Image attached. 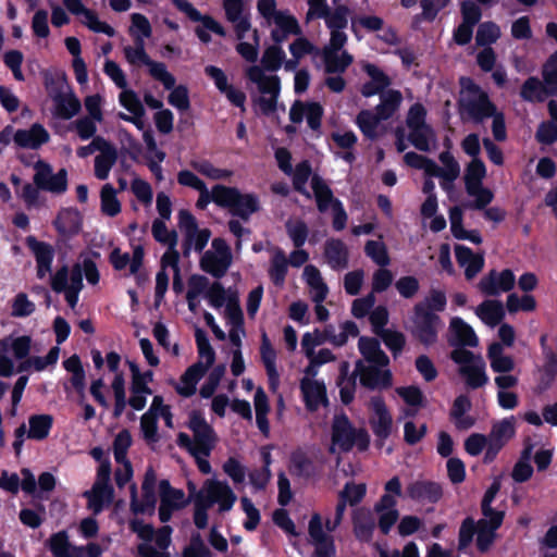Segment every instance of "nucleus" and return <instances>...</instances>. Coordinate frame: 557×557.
<instances>
[{
  "label": "nucleus",
  "instance_id": "c85d7f7f",
  "mask_svg": "<svg viewBox=\"0 0 557 557\" xmlns=\"http://www.w3.org/2000/svg\"><path fill=\"white\" fill-rule=\"evenodd\" d=\"M349 9L346 5H338L333 11L330 9L323 13L322 17L325 21L326 27L330 29V41L333 45L346 44L347 35L344 29L348 24Z\"/></svg>",
  "mask_w": 557,
  "mask_h": 557
},
{
  "label": "nucleus",
  "instance_id": "412c9836",
  "mask_svg": "<svg viewBox=\"0 0 557 557\" xmlns=\"http://www.w3.org/2000/svg\"><path fill=\"white\" fill-rule=\"evenodd\" d=\"M159 518L161 522H168L175 511L185 508L190 498L187 497L183 490L173 487L168 480L159 483Z\"/></svg>",
  "mask_w": 557,
  "mask_h": 557
},
{
  "label": "nucleus",
  "instance_id": "4d7b16f0",
  "mask_svg": "<svg viewBox=\"0 0 557 557\" xmlns=\"http://www.w3.org/2000/svg\"><path fill=\"white\" fill-rule=\"evenodd\" d=\"M403 95L399 90L387 89L381 92L380 103L375 107V111L384 121L391 119L400 108Z\"/></svg>",
  "mask_w": 557,
  "mask_h": 557
},
{
  "label": "nucleus",
  "instance_id": "f3484780",
  "mask_svg": "<svg viewBox=\"0 0 557 557\" xmlns=\"http://www.w3.org/2000/svg\"><path fill=\"white\" fill-rule=\"evenodd\" d=\"M52 417L49 414H33L28 418V423L21 424L15 430V441L13 447L18 454L22 449L25 438L42 441L48 437L52 428Z\"/></svg>",
  "mask_w": 557,
  "mask_h": 557
},
{
  "label": "nucleus",
  "instance_id": "423d86ee",
  "mask_svg": "<svg viewBox=\"0 0 557 557\" xmlns=\"http://www.w3.org/2000/svg\"><path fill=\"white\" fill-rule=\"evenodd\" d=\"M461 90L459 103L461 110L467 113L474 122L494 115L495 106L490 101L488 96L472 79L462 77L460 79Z\"/></svg>",
  "mask_w": 557,
  "mask_h": 557
},
{
  "label": "nucleus",
  "instance_id": "6ab92c4d",
  "mask_svg": "<svg viewBox=\"0 0 557 557\" xmlns=\"http://www.w3.org/2000/svg\"><path fill=\"white\" fill-rule=\"evenodd\" d=\"M34 184L46 191L52 194H63L67 189V171L60 169L53 172L50 164L42 160H38L35 165Z\"/></svg>",
  "mask_w": 557,
  "mask_h": 557
},
{
  "label": "nucleus",
  "instance_id": "13d9d810",
  "mask_svg": "<svg viewBox=\"0 0 557 557\" xmlns=\"http://www.w3.org/2000/svg\"><path fill=\"white\" fill-rule=\"evenodd\" d=\"M408 138L420 151L426 152L436 146V135L428 124L410 129Z\"/></svg>",
  "mask_w": 557,
  "mask_h": 557
},
{
  "label": "nucleus",
  "instance_id": "680f3d73",
  "mask_svg": "<svg viewBox=\"0 0 557 557\" xmlns=\"http://www.w3.org/2000/svg\"><path fill=\"white\" fill-rule=\"evenodd\" d=\"M100 210L107 216H115L122 210L117 191L111 184H104L100 190Z\"/></svg>",
  "mask_w": 557,
  "mask_h": 557
},
{
  "label": "nucleus",
  "instance_id": "de8ad7c7",
  "mask_svg": "<svg viewBox=\"0 0 557 557\" xmlns=\"http://www.w3.org/2000/svg\"><path fill=\"white\" fill-rule=\"evenodd\" d=\"M456 259L461 268H465V274L468 280H472L484 265L482 255H475L466 246L458 245L455 248Z\"/></svg>",
  "mask_w": 557,
  "mask_h": 557
},
{
  "label": "nucleus",
  "instance_id": "f257e3e1",
  "mask_svg": "<svg viewBox=\"0 0 557 557\" xmlns=\"http://www.w3.org/2000/svg\"><path fill=\"white\" fill-rule=\"evenodd\" d=\"M237 496L226 481L208 479L203 482L196 494V510L194 511V523L198 529L208 525V510L216 508L219 513L228 512L233 509Z\"/></svg>",
  "mask_w": 557,
  "mask_h": 557
},
{
  "label": "nucleus",
  "instance_id": "bb28decb",
  "mask_svg": "<svg viewBox=\"0 0 557 557\" xmlns=\"http://www.w3.org/2000/svg\"><path fill=\"white\" fill-rule=\"evenodd\" d=\"M345 45L329 42L323 47L321 55L327 74H343L354 62V57L343 49Z\"/></svg>",
  "mask_w": 557,
  "mask_h": 557
},
{
  "label": "nucleus",
  "instance_id": "5701e85b",
  "mask_svg": "<svg viewBox=\"0 0 557 557\" xmlns=\"http://www.w3.org/2000/svg\"><path fill=\"white\" fill-rule=\"evenodd\" d=\"M53 327L57 335V346L52 347L46 357H33L23 362L20 371H24L30 368L36 371H42L49 366L57 363L60 355L59 345L66 341L69 336V326L67 322L63 318L58 317L54 320Z\"/></svg>",
  "mask_w": 557,
  "mask_h": 557
},
{
  "label": "nucleus",
  "instance_id": "dca6fc26",
  "mask_svg": "<svg viewBox=\"0 0 557 557\" xmlns=\"http://www.w3.org/2000/svg\"><path fill=\"white\" fill-rule=\"evenodd\" d=\"M178 227L184 235L183 252L188 255L191 249L201 251L208 244L211 232L208 228H199L196 219L187 210L178 212Z\"/></svg>",
  "mask_w": 557,
  "mask_h": 557
},
{
  "label": "nucleus",
  "instance_id": "f8f14e48",
  "mask_svg": "<svg viewBox=\"0 0 557 557\" xmlns=\"http://www.w3.org/2000/svg\"><path fill=\"white\" fill-rule=\"evenodd\" d=\"M111 479V465L109 461H103L99 465L97 470V478L92 487L84 493L87 498V507L95 515L100 513L104 507H108L114 497V491L110 484Z\"/></svg>",
  "mask_w": 557,
  "mask_h": 557
},
{
  "label": "nucleus",
  "instance_id": "72a5a7b5",
  "mask_svg": "<svg viewBox=\"0 0 557 557\" xmlns=\"http://www.w3.org/2000/svg\"><path fill=\"white\" fill-rule=\"evenodd\" d=\"M442 166L435 163V169L431 173V177L441 180V187L450 193L454 188V182L460 175V165L449 151H443L438 156Z\"/></svg>",
  "mask_w": 557,
  "mask_h": 557
},
{
  "label": "nucleus",
  "instance_id": "a211bd4d",
  "mask_svg": "<svg viewBox=\"0 0 557 557\" xmlns=\"http://www.w3.org/2000/svg\"><path fill=\"white\" fill-rule=\"evenodd\" d=\"M516 435V419L515 417L505 418L495 421L487 435L490 443L488 448L484 453V462H492L503 447Z\"/></svg>",
  "mask_w": 557,
  "mask_h": 557
},
{
  "label": "nucleus",
  "instance_id": "338daca9",
  "mask_svg": "<svg viewBox=\"0 0 557 557\" xmlns=\"http://www.w3.org/2000/svg\"><path fill=\"white\" fill-rule=\"evenodd\" d=\"M284 59V50L278 46H271L263 52L261 65L259 66L268 71V73H274L283 65Z\"/></svg>",
  "mask_w": 557,
  "mask_h": 557
},
{
  "label": "nucleus",
  "instance_id": "b1692460",
  "mask_svg": "<svg viewBox=\"0 0 557 557\" xmlns=\"http://www.w3.org/2000/svg\"><path fill=\"white\" fill-rule=\"evenodd\" d=\"M325 522L323 523L320 513L314 512L308 523V534L311 544L314 546V557H334L335 544L331 535L325 531Z\"/></svg>",
  "mask_w": 557,
  "mask_h": 557
},
{
  "label": "nucleus",
  "instance_id": "2eb2a0df",
  "mask_svg": "<svg viewBox=\"0 0 557 557\" xmlns=\"http://www.w3.org/2000/svg\"><path fill=\"white\" fill-rule=\"evenodd\" d=\"M232 260L233 256L227 243L222 238H214L211 248L201 257L200 267L205 272L220 278L227 272Z\"/></svg>",
  "mask_w": 557,
  "mask_h": 557
},
{
  "label": "nucleus",
  "instance_id": "3c124183",
  "mask_svg": "<svg viewBox=\"0 0 557 557\" xmlns=\"http://www.w3.org/2000/svg\"><path fill=\"white\" fill-rule=\"evenodd\" d=\"M302 275L305 282L310 288L312 301H324L329 294V287L325 284L320 270L312 264H308L305 267Z\"/></svg>",
  "mask_w": 557,
  "mask_h": 557
},
{
  "label": "nucleus",
  "instance_id": "1a4fd4ad",
  "mask_svg": "<svg viewBox=\"0 0 557 557\" xmlns=\"http://www.w3.org/2000/svg\"><path fill=\"white\" fill-rule=\"evenodd\" d=\"M126 61L134 66L146 65L150 76L160 82L165 89H171L176 83L175 77L168 71L166 65L150 59L145 50L143 37L136 35L134 46L123 48Z\"/></svg>",
  "mask_w": 557,
  "mask_h": 557
},
{
  "label": "nucleus",
  "instance_id": "473e14b6",
  "mask_svg": "<svg viewBox=\"0 0 557 557\" xmlns=\"http://www.w3.org/2000/svg\"><path fill=\"white\" fill-rule=\"evenodd\" d=\"M516 282L515 274L511 270H503L502 272L491 271L479 282V289L490 296H496L502 293L509 292Z\"/></svg>",
  "mask_w": 557,
  "mask_h": 557
},
{
  "label": "nucleus",
  "instance_id": "f704fd0d",
  "mask_svg": "<svg viewBox=\"0 0 557 557\" xmlns=\"http://www.w3.org/2000/svg\"><path fill=\"white\" fill-rule=\"evenodd\" d=\"M26 245L35 257L37 264V276L46 277L51 273V265L54 258V249L51 245L38 240L35 236L26 237Z\"/></svg>",
  "mask_w": 557,
  "mask_h": 557
},
{
  "label": "nucleus",
  "instance_id": "8fccbe9b",
  "mask_svg": "<svg viewBox=\"0 0 557 557\" xmlns=\"http://www.w3.org/2000/svg\"><path fill=\"white\" fill-rule=\"evenodd\" d=\"M474 312L478 318L490 327H495L505 318L503 304L494 299L484 300L475 308Z\"/></svg>",
  "mask_w": 557,
  "mask_h": 557
},
{
  "label": "nucleus",
  "instance_id": "393cba45",
  "mask_svg": "<svg viewBox=\"0 0 557 557\" xmlns=\"http://www.w3.org/2000/svg\"><path fill=\"white\" fill-rule=\"evenodd\" d=\"M131 371L132 382L128 405L134 410H141L146 406L147 397L152 394L149 383L153 380V373L152 371L140 372L134 363H131Z\"/></svg>",
  "mask_w": 557,
  "mask_h": 557
},
{
  "label": "nucleus",
  "instance_id": "f03ea898",
  "mask_svg": "<svg viewBox=\"0 0 557 557\" xmlns=\"http://www.w3.org/2000/svg\"><path fill=\"white\" fill-rule=\"evenodd\" d=\"M246 76L253 85L251 101L256 112L263 115L273 114L281 92V78L274 73H268L259 65L248 67Z\"/></svg>",
  "mask_w": 557,
  "mask_h": 557
},
{
  "label": "nucleus",
  "instance_id": "a18cd8bd",
  "mask_svg": "<svg viewBox=\"0 0 557 557\" xmlns=\"http://www.w3.org/2000/svg\"><path fill=\"white\" fill-rule=\"evenodd\" d=\"M116 161L117 149L114 145L107 140L95 158V176L100 181L107 180Z\"/></svg>",
  "mask_w": 557,
  "mask_h": 557
},
{
  "label": "nucleus",
  "instance_id": "e2e57ef3",
  "mask_svg": "<svg viewBox=\"0 0 557 557\" xmlns=\"http://www.w3.org/2000/svg\"><path fill=\"white\" fill-rule=\"evenodd\" d=\"M449 327L456 336L459 345L469 347L478 346L479 338L476 334L474 333L473 329L461 318H453Z\"/></svg>",
  "mask_w": 557,
  "mask_h": 557
},
{
  "label": "nucleus",
  "instance_id": "774afa93",
  "mask_svg": "<svg viewBox=\"0 0 557 557\" xmlns=\"http://www.w3.org/2000/svg\"><path fill=\"white\" fill-rule=\"evenodd\" d=\"M249 35V40L245 41L244 39L239 40V44L236 46V51L248 62H255L258 59V48H259V36L256 29H251L246 33V36Z\"/></svg>",
  "mask_w": 557,
  "mask_h": 557
},
{
  "label": "nucleus",
  "instance_id": "a878e982",
  "mask_svg": "<svg viewBox=\"0 0 557 557\" xmlns=\"http://www.w3.org/2000/svg\"><path fill=\"white\" fill-rule=\"evenodd\" d=\"M318 374H309L304 370V376L300 380V391L307 409L314 411L321 406H327L326 387L323 381L317 379Z\"/></svg>",
  "mask_w": 557,
  "mask_h": 557
},
{
  "label": "nucleus",
  "instance_id": "39448f33",
  "mask_svg": "<svg viewBox=\"0 0 557 557\" xmlns=\"http://www.w3.org/2000/svg\"><path fill=\"white\" fill-rule=\"evenodd\" d=\"M131 530L143 540L138 545L141 557H170L166 549L171 544V527L164 525L156 531L152 525L134 520L131 522Z\"/></svg>",
  "mask_w": 557,
  "mask_h": 557
},
{
  "label": "nucleus",
  "instance_id": "0eeeda50",
  "mask_svg": "<svg viewBox=\"0 0 557 557\" xmlns=\"http://www.w3.org/2000/svg\"><path fill=\"white\" fill-rule=\"evenodd\" d=\"M214 203L227 208L232 214L248 221L259 210V199L253 194H242L236 187L214 186Z\"/></svg>",
  "mask_w": 557,
  "mask_h": 557
},
{
  "label": "nucleus",
  "instance_id": "0e129e2a",
  "mask_svg": "<svg viewBox=\"0 0 557 557\" xmlns=\"http://www.w3.org/2000/svg\"><path fill=\"white\" fill-rule=\"evenodd\" d=\"M381 121L384 120L380 117L376 111L372 112L371 110H362L356 117L359 129L370 139L377 137V127Z\"/></svg>",
  "mask_w": 557,
  "mask_h": 557
},
{
  "label": "nucleus",
  "instance_id": "864d4df0",
  "mask_svg": "<svg viewBox=\"0 0 557 557\" xmlns=\"http://www.w3.org/2000/svg\"><path fill=\"white\" fill-rule=\"evenodd\" d=\"M288 272V259L281 248L271 249L268 274L275 286H283Z\"/></svg>",
  "mask_w": 557,
  "mask_h": 557
},
{
  "label": "nucleus",
  "instance_id": "5fc2aeb1",
  "mask_svg": "<svg viewBox=\"0 0 557 557\" xmlns=\"http://www.w3.org/2000/svg\"><path fill=\"white\" fill-rule=\"evenodd\" d=\"M174 5L183 13H185L191 21L201 22L206 28L211 32L224 36L223 27L209 15H201V13L187 0H173Z\"/></svg>",
  "mask_w": 557,
  "mask_h": 557
},
{
  "label": "nucleus",
  "instance_id": "ddd939ff",
  "mask_svg": "<svg viewBox=\"0 0 557 557\" xmlns=\"http://www.w3.org/2000/svg\"><path fill=\"white\" fill-rule=\"evenodd\" d=\"M410 332L421 344L433 345L437 341L442 320L435 312H426L421 306L413 307Z\"/></svg>",
  "mask_w": 557,
  "mask_h": 557
},
{
  "label": "nucleus",
  "instance_id": "a19ab883",
  "mask_svg": "<svg viewBox=\"0 0 557 557\" xmlns=\"http://www.w3.org/2000/svg\"><path fill=\"white\" fill-rule=\"evenodd\" d=\"M157 483V475L152 469H148L145 473V479L141 485L144 500L138 503L136 499V487L132 486V500L131 506L135 512H145L147 509H153L156 505L154 487Z\"/></svg>",
  "mask_w": 557,
  "mask_h": 557
},
{
  "label": "nucleus",
  "instance_id": "4468645a",
  "mask_svg": "<svg viewBox=\"0 0 557 557\" xmlns=\"http://www.w3.org/2000/svg\"><path fill=\"white\" fill-rule=\"evenodd\" d=\"M29 336H9L0 342V376H11L14 372V360L27 357L30 350Z\"/></svg>",
  "mask_w": 557,
  "mask_h": 557
},
{
  "label": "nucleus",
  "instance_id": "49530a36",
  "mask_svg": "<svg viewBox=\"0 0 557 557\" xmlns=\"http://www.w3.org/2000/svg\"><path fill=\"white\" fill-rule=\"evenodd\" d=\"M486 357L492 371L496 374L512 372L516 369L515 359L505 352L500 343H492L487 348Z\"/></svg>",
  "mask_w": 557,
  "mask_h": 557
},
{
  "label": "nucleus",
  "instance_id": "9b49d317",
  "mask_svg": "<svg viewBox=\"0 0 557 557\" xmlns=\"http://www.w3.org/2000/svg\"><path fill=\"white\" fill-rule=\"evenodd\" d=\"M486 175V168L482 160L479 158L472 159L466 169L465 185L466 191L474 200L465 203L463 207L468 209H484L494 199V194L491 189L483 186V178Z\"/></svg>",
  "mask_w": 557,
  "mask_h": 557
},
{
  "label": "nucleus",
  "instance_id": "ea45409f",
  "mask_svg": "<svg viewBox=\"0 0 557 557\" xmlns=\"http://www.w3.org/2000/svg\"><path fill=\"white\" fill-rule=\"evenodd\" d=\"M396 506L397 500L393 495H382L374 505V511L379 515V528L383 534H387L399 518Z\"/></svg>",
  "mask_w": 557,
  "mask_h": 557
},
{
  "label": "nucleus",
  "instance_id": "bf43d9fd",
  "mask_svg": "<svg viewBox=\"0 0 557 557\" xmlns=\"http://www.w3.org/2000/svg\"><path fill=\"white\" fill-rule=\"evenodd\" d=\"M189 164L193 170L212 181H226L234 174L232 170L218 168L206 159H195Z\"/></svg>",
  "mask_w": 557,
  "mask_h": 557
},
{
  "label": "nucleus",
  "instance_id": "cd10ccee",
  "mask_svg": "<svg viewBox=\"0 0 557 557\" xmlns=\"http://www.w3.org/2000/svg\"><path fill=\"white\" fill-rule=\"evenodd\" d=\"M370 409V424L374 434L385 440L389 436L393 428L392 416L380 396H374L369 401Z\"/></svg>",
  "mask_w": 557,
  "mask_h": 557
},
{
  "label": "nucleus",
  "instance_id": "e433bc0d",
  "mask_svg": "<svg viewBox=\"0 0 557 557\" xmlns=\"http://www.w3.org/2000/svg\"><path fill=\"white\" fill-rule=\"evenodd\" d=\"M322 115L323 108L318 102L296 101L289 110V119L293 123H300L306 119L312 129L320 128Z\"/></svg>",
  "mask_w": 557,
  "mask_h": 557
},
{
  "label": "nucleus",
  "instance_id": "4c0bfd02",
  "mask_svg": "<svg viewBox=\"0 0 557 557\" xmlns=\"http://www.w3.org/2000/svg\"><path fill=\"white\" fill-rule=\"evenodd\" d=\"M50 139L48 131L39 123H34L29 128L17 129L13 135L14 143L25 149L36 150Z\"/></svg>",
  "mask_w": 557,
  "mask_h": 557
},
{
  "label": "nucleus",
  "instance_id": "7ed1b4c3",
  "mask_svg": "<svg viewBox=\"0 0 557 557\" xmlns=\"http://www.w3.org/2000/svg\"><path fill=\"white\" fill-rule=\"evenodd\" d=\"M195 338L198 348V361L188 367L174 385L177 394L183 397H190L196 393L198 382L215 360V352L205 331L197 329Z\"/></svg>",
  "mask_w": 557,
  "mask_h": 557
},
{
  "label": "nucleus",
  "instance_id": "6e6552de",
  "mask_svg": "<svg viewBox=\"0 0 557 557\" xmlns=\"http://www.w3.org/2000/svg\"><path fill=\"white\" fill-rule=\"evenodd\" d=\"M450 358L458 364V372L467 387L478 389L488 383L486 363L481 355H475L463 348L454 349Z\"/></svg>",
  "mask_w": 557,
  "mask_h": 557
},
{
  "label": "nucleus",
  "instance_id": "c9c22d12",
  "mask_svg": "<svg viewBox=\"0 0 557 557\" xmlns=\"http://www.w3.org/2000/svg\"><path fill=\"white\" fill-rule=\"evenodd\" d=\"M223 9L228 22L234 26L238 40L246 38L250 32V22L245 13L244 0H223Z\"/></svg>",
  "mask_w": 557,
  "mask_h": 557
},
{
  "label": "nucleus",
  "instance_id": "aec40b11",
  "mask_svg": "<svg viewBox=\"0 0 557 557\" xmlns=\"http://www.w3.org/2000/svg\"><path fill=\"white\" fill-rule=\"evenodd\" d=\"M367 492V485L364 483L348 482L344 488L338 493V503L335 508L333 519H325V529L327 532L335 531L342 523L347 504L355 506L360 503Z\"/></svg>",
  "mask_w": 557,
  "mask_h": 557
},
{
  "label": "nucleus",
  "instance_id": "37998d69",
  "mask_svg": "<svg viewBox=\"0 0 557 557\" xmlns=\"http://www.w3.org/2000/svg\"><path fill=\"white\" fill-rule=\"evenodd\" d=\"M274 28L271 37L276 44L283 42L289 35H299L301 33L297 20L287 11H281L271 21Z\"/></svg>",
  "mask_w": 557,
  "mask_h": 557
},
{
  "label": "nucleus",
  "instance_id": "20e7f679",
  "mask_svg": "<svg viewBox=\"0 0 557 557\" xmlns=\"http://www.w3.org/2000/svg\"><path fill=\"white\" fill-rule=\"evenodd\" d=\"M369 446V435L363 429H357L345 414H336L331 430V454L348 453L354 447L366 450Z\"/></svg>",
  "mask_w": 557,
  "mask_h": 557
},
{
  "label": "nucleus",
  "instance_id": "c03bdc74",
  "mask_svg": "<svg viewBox=\"0 0 557 557\" xmlns=\"http://www.w3.org/2000/svg\"><path fill=\"white\" fill-rule=\"evenodd\" d=\"M348 248L344 242L330 238L324 244V258L333 270H344L348 267Z\"/></svg>",
  "mask_w": 557,
  "mask_h": 557
},
{
  "label": "nucleus",
  "instance_id": "09e8293b",
  "mask_svg": "<svg viewBox=\"0 0 557 557\" xmlns=\"http://www.w3.org/2000/svg\"><path fill=\"white\" fill-rule=\"evenodd\" d=\"M261 360L265 367L270 387L275 389L278 385L280 375L276 369V351L273 348L268 335L262 333L260 346Z\"/></svg>",
  "mask_w": 557,
  "mask_h": 557
},
{
  "label": "nucleus",
  "instance_id": "603ef678",
  "mask_svg": "<svg viewBox=\"0 0 557 557\" xmlns=\"http://www.w3.org/2000/svg\"><path fill=\"white\" fill-rule=\"evenodd\" d=\"M358 348L366 364L375 363L379 366H388L389 359L381 349L380 343L375 338L360 337Z\"/></svg>",
  "mask_w": 557,
  "mask_h": 557
},
{
  "label": "nucleus",
  "instance_id": "58836bf2",
  "mask_svg": "<svg viewBox=\"0 0 557 557\" xmlns=\"http://www.w3.org/2000/svg\"><path fill=\"white\" fill-rule=\"evenodd\" d=\"M406 492L412 500L419 503L435 504L443 496L442 486L436 482L426 480H418L410 483Z\"/></svg>",
  "mask_w": 557,
  "mask_h": 557
},
{
  "label": "nucleus",
  "instance_id": "2f4dec72",
  "mask_svg": "<svg viewBox=\"0 0 557 557\" xmlns=\"http://www.w3.org/2000/svg\"><path fill=\"white\" fill-rule=\"evenodd\" d=\"M71 12L81 24L95 33H102L109 37L115 35V30L106 22L99 20L96 11L87 8L81 0H71Z\"/></svg>",
  "mask_w": 557,
  "mask_h": 557
},
{
  "label": "nucleus",
  "instance_id": "69168bd1",
  "mask_svg": "<svg viewBox=\"0 0 557 557\" xmlns=\"http://www.w3.org/2000/svg\"><path fill=\"white\" fill-rule=\"evenodd\" d=\"M140 431L146 442L157 443L159 441L158 434V418L156 416V406H150L140 418Z\"/></svg>",
  "mask_w": 557,
  "mask_h": 557
},
{
  "label": "nucleus",
  "instance_id": "4be33fe9",
  "mask_svg": "<svg viewBox=\"0 0 557 557\" xmlns=\"http://www.w3.org/2000/svg\"><path fill=\"white\" fill-rule=\"evenodd\" d=\"M354 375H358L361 385L370 389L388 388L392 386V373L387 366L366 364L363 360H358L355 366Z\"/></svg>",
  "mask_w": 557,
  "mask_h": 557
},
{
  "label": "nucleus",
  "instance_id": "c756f323",
  "mask_svg": "<svg viewBox=\"0 0 557 557\" xmlns=\"http://www.w3.org/2000/svg\"><path fill=\"white\" fill-rule=\"evenodd\" d=\"M83 276L90 285H97L100 278L96 263L88 257L72 268V308L77 301V295L83 288Z\"/></svg>",
  "mask_w": 557,
  "mask_h": 557
},
{
  "label": "nucleus",
  "instance_id": "9d476101",
  "mask_svg": "<svg viewBox=\"0 0 557 557\" xmlns=\"http://www.w3.org/2000/svg\"><path fill=\"white\" fill-rule=\"evenodd\" d=\"M45 86L53 101L51 107L52 123L58 127L59 121L70 119V101L66 98L67 78L64 71L57 69L49 70L45 73Z\"/></svg>",
  "mask_w": 557,
  "mask_h": 557
},
{
  "label": "nucleus",
  "instance_id": "7c9ffc66",
  "mask_svg": "<svg viewBox=\"0 0 557 557\" xmlns=\"http://www.w3.org/2000/svg\"><path fill=\"white\" fill-rule=\"evenodd\" d=\"M188 428L193 432L194 441L197 445L196 449H203L205 451L213 449L216 441L214 431L200 412H190Z\"/></svg>",
  "mask_w": 557,
  "mask_h": 557
},
{
  "label": "nucleus",
  "instance_id": "79ce46f5",
  "mask_svg": "<svg viewBox=\"0 0 557 557\" xmlns=\"http://www.w3.org/2000/svg\"><path fill=\"white\" fill-rule=\"evenodd\" d=\"M352 531L355 536L362 542H370L375 529V519L372 511L366 507H359L352 512Z\"/></svg>",
  "mask_w": 557,
  "mask_h": 557
},
{
  "label": "nucleus",
  "instance_id": "052dcab7",
  "mask_svg": "<svg viewBox=\"0 0 557 557\" xmlns=\"http://www.w3.org/2000/svg\"><path fill=\"white\" fill-rule=\"evenodd\" d=\"M548 111L553 122L542 123L535 134L536 139L545 145H550L557 140V101L548 102Z\"/></svg>",
  "mask_w": 557,
  "mask_h": 557
},
{
  "label": "nucleus",
  "instance_id": "6e6d98bb",
  "mask_svg": "<svg viewBox=\"0 0 557 557\" xmlns=\"http://www.w3.org/2000/svg\"><path fill=\"white\" fill-rule=\"evenodd\" d=\"M311 187L320 212H325L330 208H335V202L339 200L333 196L332 189L323 178L318 175H313L311 178Z\"/></svg>",
  "mask_w": 557,
  "mask_h": 557
}]
</instances>
